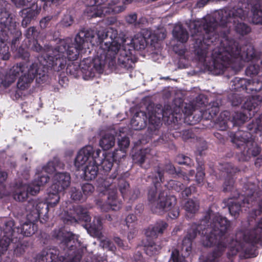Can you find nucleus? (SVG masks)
Instances as JSON below:
<instances>
[{"mask_svg": "<svg viewBox=\"0 0 262 262\" xmlns=\"http://www.w3.org/2000/svg\"><path fill=\"white\" fill-rule=\"evenodd\" d=\"M103 33L104 41L101 43L97 56L93 61L90 58H86L80 63V68L85 79L93 77L96 72H101L106 62L114 64L116 58L119 65L127 69L132 68L135 61L133 49H144L147 39L151 36L148 30H143L132 38L118 37L116 31L112 29Z\"/></svg>", "mask_w": 262, "mask_h": 262, "instance_id": "obj_1", "label": "nucleus"}, {"mask_svg": "<svg viewBox=\"0 0 262 262\" xmlns=\"http://www.w3.org/2000/svg\"><path fill=\"white\" fill-rule=\"evenodd\" d=\"M104 33L98 31L97 36L91 30H81L76 36L74 43L70 45L71 39H67L60 42L59 45L53 51L52 55H49L48 60L51 62L49 64L57 66L62 69L68 61L76 60L79 55L86 52L91 46L100 43V46L104 40Z\"/></svg>", "mask_w": 262, "mask_h": 262, "instance_id": "obj_2", "label": "nucleus"}, {"mask_svg": "<svg viewBox=\"0 0 262 262\" xmlns=\"http://www.w3.org/2000/svg\"><path fill=\"white\" fill-rule=\"evenodd\" d=\"M56 169L53 163L50 162L47 166L40 170H37L35 179L29 186L23 184L21 183L16 184L13 192V198L15 200L24 201L28 197L29 193L32 195H35L39 192L40 187L43 186L49 180L48 173L53 172Z\"/></svg>", "mask_w": 262, "mask_h": 262, "instance_id": "obj_3", "label": "nucleus"}, {"mask_svg": "<svg viewBox=\"0 0 262 262\" xmlns=\"http://www.w3.org/2000/svg\"><path fill=\"white\" fill-rule=\"evenodd\" d=\"M101 150H95L93 147L86 146L79 150L75 160V166L81 169L88 180L94 179L98 172V165L100 163L99 156Z\"/></svg>", "mask_w": 262, "mask_h": 262, "instance_id": "obj_4", "label": "nucleus"}, {"mask_svg": "<svg viewBox=\"0 0 262 262\" xmlns=\"http://www.w3.org/2000/svg\"><path fill=\"white\" fill-rule=\"evenodd\" d=\"M238 56L244 59V55H241L235 44L232 47L214 49L212 54L214 69L218 70L217 73H221L226 66V61L229 60L230 57L237 58Z\"/></svg>", "mask_w": 262, "mask_h": 262, "instance_id": "obj_5", "label": "nucleus"}, {"mask_svg": "<svg viewBox=\"0 0 262 262\" xmlns=\"http://www.w3.org/2000/svg\"><path fill=\"white\" fill-rule=\"evenodd\" d=\"M90 5L88 6L86 11L88 16L91 17H101L102 15L107 13H110L111 12L114 13H119L125 9V7L118 4V1H111L108 7L106 8L104 6L97 5L95 0H91Z\"/></svg>", "mask_w": 262, "mask_h": 262, "instance_id": "obj_6", "label": "nucleus"}, {"mask_svg": "<svg viewBox=\"0 0 262 262\" xmlns=\"http://www.w3.org/2000/svg\"><path fill=\"white\" fill-rule=\"evenodd\" d=\"M148 199L150 202L156 205V208L153 209L154 211L159 213L169 210L171 207L174 205L176 203V199L174 196L172 195L165 196L164 192L159 194L158 198H157L155 188L149 190Z\"/></svg>", "mask_w": 262, "mask_h": 262, "instance_id": "obj_7", "label": "nucleus"}, {"mask_svg": "<svg viewBox=\"0 0 262 262\" xmlns=\"http://www.w3.org/2000/svg\"><path fill=\"white\" fill-rule=\"evenodd\" d=\"M213 230L214 233H211L210 235H207L204 237L203 244L205 246H211L217 239V237H220L229 226V222L226 218L219 216L216 222L213 223Z\"/></svg>", "mask_w": 262, "mask_h": 262, "instance_id": "obj_8", "label": "nucleus"}, {"mask_svg": "<svg viewBox=\"0 0 262 262\" xmlns=\"http://www.w3.org/2000/svg\"><path fill=\"white\" fill-rule=\"evenodd\" d=\"M17 6H25L31 5V8H28L21 11V15L23 17L22 25L27 26L31 19L37 14L38 11L35 9L38 8L37 5L33 2V0H12Z\"/></svg>", "mask_w": 262, "mask_h": 262, "instance_id": "obj_9", "label": "nucleus"}, {"mask_svg": "<svg viewBox=\"0 0 262 262\" xmlns=\"http://www.w3.org/2000/svg\"><path fill=\"white\" fill-rule=\"evenodd\" d=\"M227 14L230 15L227 11H221L220 13L222 16L221 21L223 25L226 24L227 27L229 28L233 27L237 32L243 35L247 34L250 31V29L244 23H239L238 20H237V23L236 24L235 21L236 18H233L230 16L228 19L227 18Z\"/></svg>", "mask_w": 262, "mask_h": 262, "instance_id": "obj_10", "label": "nucleus"}, {"mask_svg": "<svg viewBox=\"0 0 262 262\" xmlns=\"http://www.w3.org/2000/svg\"><path fill=\"white\" fill-rule=\"evenodd\" d=\"M203 24V26L202 28L206 32V37L203 40V42L204 43H207L208 45H209V41L207 42L206 39L211 40L210 42H212L213 40L212 38L211 37V35H214V33L213 31H214L215 27L216 26V23L215 22H212L210 20L209 23L207 22L206 20H202L201 23H200L199 21H196L193 22L192 24V26H193V28L195 30H196L198 32L202 31L201 28L202 27L200 26L201 24Z\"/></svg>", "mask_w": 262, "mask_h": 262, "instance_id": "obj_11", "label": "nucleus"}, {"mask_svg": "<svg viewBox=\"0 0 262 262\" xmlns=\"http://www.w3.org/2000/svg\"><path fill=\"white\" fill-rule=\"evenodd\" d=\"M70 183V177L67 173H57L53 178L52 189H58V191H63L69 187Z\"/></svg>", "mask_w": 262, "mask_h": 262, "instance_id": "obj_12", "label": "nucleus"}, {"mask_svg": "<svg viewBox=\"0 0 262 262\" xmlns=\"http://www.w3.org/2000/svg\"><path fill=\"white\" fill-rule=\"evenodd\" d=\"M243 240L253 243H258L262 240V219L252 231L244 235Z\"/></svg>", "mask_w": 262, "mask_h": 262, "instance_id": "obj_13", "label": "nucleus"}, {"mask_svg": "<svg viewBox=\"0 0 262 262\" xmlns=\"http://www.w3.org/2000/svg\"><path fill=\"white\" fill-rule=\"evenodd\" d=\"M61 191H58V189H52V186L50 187L48 193V196L46 198V203L47 204V208L53 207L58 203L60 197L58 194Z\"/></svg>", "mask_w": 262, "mask_h": 262, "instance_id": "obj_14", "label": "nucleus"}, {"mask_svg": "<svg viewBox=\"0 0 262 262\" xmlns=\"http://www.w3.org/2000/svg\"><path fill=\"white\" fill-rule=\"evenodd\" d=\"M145 114L144 112H140L135 115L131 120V126L133 129L135 130H140L146 126V120L143 118Z\"/></svg>", "mask_w": 262, "mask_h": 262, "instance_id": "obj_15", "label": "nucleus"}, {"mask_svg": "<svg viewBox=\"0 0 262 262\" xmlns=\"http://www.w3.org/2000/svg\"><path fill=\"white\" fill-rule=\"evenodd\" d=\"M115 144V138L111 134H106L101 138L99 144L103 150H108Z\"/></svg>", "mask_w": 262, "mask_h": 262, "instance_id": "obj_16", "label": "nucleus"}, {"mask_svg": "<svg viewBox=\"0 0 262 262\" xmlns=\"http://www.w3.org/2000/svg\"><path fill=\"white\" fill-rule=\"evenodd\" d=\"M37 229L36 226L32 222L25 223L18 228V231L26 236H29L33 234Z\"/></svg>", "mask_w": 262, "mask_h": 262, "instance_id": "obj_17", "label": "nucleus"}, {"mask_svg": "<svg viewBox=\"0 0 262 262\" xmlns=\"http://www.w3.org/2000/svg\"><path fill=\"white\" fill-rule=\"evenodd\" d=\"M180 29V26H177L175 27L173 32V38L170 42V45L172 47L173 50L178 54H179L180 49H179V45L180 44V34L178 31Z\"/></svg>", "mask_w": 262, "mask_h": 262, "instance_id": "obj_18", "label": "nucleus"}, {"mask_svg": "<svg viewBox=\"0 0 262 262\" xmlns=\"http://www.w3.org/2000/svg\"><path fill=\"white\" fill-rule=\"evenodd\" d=\"M252 8L251 14L252 15L253 21L255 24L262 23V9L260 8V6L258 4H256L254 6L250 5Z\"/></svg>", "mask_w": 262, "mask_h": 262, "instance_id": "obj_19", "label": "nucleus"}, {"mask_svg": "<svg viewBox=\"0 0 262 262\" xmlns=\"http://www.w3.org/2000/svg\"><path fill=\"white\" fill-rule=\"evenodd\" d=\"M75 211L77 214V217L74 216L76 220H77L76 217H77V219L84 221L86 223L90 222L91 218L85 209H83L81 206H78L75 209Z\"/></svg>", "mask_w": 262, "mask_h": 262, "instance_id": "obj_20", "label": "nucleus"}, {"mask_svg": "<svg viewBox=\"0 0 262 262\" xmlns=\"http://www.w3.org/2000/svg\"><path fill=\"white\" fill-rule=\"evenodd\" d=\"M100 160V163L98 166L101 164L102 167L105 171H110L113 166V157L111 155H107L103 161L99 157Z\"/></svg>", "mask_w": 262, "mask_h": 262, "instance_id": "obj_21", "label": "nucleus"}, {"mask_svg": "<svg viewBox=\"0 0 262 262\" xmlns=\"http://www.w3.org/2000/svg\"><path fill=\"white\" fill-rule=\"evenodd\" d=\"M108 205L111 209L114 210H118L121 207V203L119 201L115 192L108 196Z\"/></svg>", "mask_w": 262, "mask_h": 262, "instance_id": "obj_22", "label": "nucleus"}, {"mask_svg": "<svg viewBox=\"0 0 262 262\" xmlns=\"http://www.w3.org/2000/svg\"><path fill=\"white\" fill-rule=\"evenodd\" d=\"M108 205L111 209L114 210H118L121 207V203L119 201L115 192L108 196Z\"/></svg>", "mask_w": 262, "mask_h": 262, "instance_id": "obj_23", "label": "nucleus"}, {"mask_svg": "<svg viewBox=\"0 0 262 262\" xmlns=\"http://www.w3.org/2000/svg\"><path fill=\"white\" fill-rule=\"evenodd\" d=\"M238 7H239V8L237 9V10H233L232 11V17L230 16V12L231 11L229 10H222L223 11H227L228 13L230 14L229 15L227 14V18L229 19V17H232L233 18H236V17H239L241 19L243 18H245L247 16H248L249 14L246 10L244 11L242 8L241 7H240V5H238Z\"/></svg>", "mask_w": 262, "mask_h": 262, "instance_id": "obj_24", "label": "nucleus"}, {"mask_svg": "<svg viewBox=\"0 0 262 262\" xmlns=\"http://www.w3.org/2000/svg\"><path fill=\"white\" fill-rule=\"evenodd\" d=\"M238 7H239V8L237 9V10H233L232 11V17L230 16V12L231 11L229 10H222L223 11H227L228 13L230 14L229 15L227 14V18L229 19V17H232L233 18H236V17H239L241 19L243 18H245L247 16H248L249 14L246 10L244 11L242 8L241 7H240V5H238Z\"/></svg>", "mask_w": 262, "mask_h": 262, "instance_id": "obj_25", "label": "nucleus"}, {"mask_svg": "<svg viewBox=\"0 0 262 262\" xmlns=\"http://www.w3.org/2000/svg\"><path fill=\"white\" fill-rule=\"evenodd\" d=\"M100 228L101 221L99 218H97L94 221L93 225L90 226L89 229H88V231L92 236H96L98 235Z\"/></svg>", "mask_w": 262, "mask_h": 262, "instance_id": "obj_26", "label": "nucleus"}, {"mask_svg": "<svg viewBox=\"0 0 262 262\" xmlns=\"http://www.w3.org/2000/svg\"><path fill=\"white\" fill-rule=\"evenodd\" d=\"M186 210L191 213H195L199 209V203L197 200H190L185 205Z\"/></svg>", "mask_w": 262, "mask_h": 262, "instance_id": "obj_27", "label": "nucleus"}, {"mask_svg": "<svg viewBox=\"0 0 262 262\" xmlns=\"http://www.w3.org/2000/svg\"><path fill=\"white\" fill-rule=\"evenodd\" d=\"M9 57L8 47L3 41L0 40V57L6 60L9 58Z\"/></svg>", "mask_w": 262, "mask_h": 262, "instance_id": "obj_28", "label": "nucleus"}, {"mask_svg": "<svg viewBox=\"0 0 262 262\" xmlns=\"http://www.w3.org/2000/svg\"><path fill=\"white\" fill-rule=\"evenodd\" d=\"M161 247L155 243H150L145 246V252L150 256L156 254Z\"/></svg>", "mask_w": 262, "mask_h": 262, "instance_id": "obj_29", "label": "nucleus"}, {"mask_svg": "<svg viewBox=\"0 0 262 262\" xmlns=\"http://www.w3.org/2000/svg\"><path fill=\"white\" fill-rule=\"evenodd\" d=\"M167 225L166 223L161 221L157 224L152 228V232L155 235L161 234L167 228Z\"/></svg>", "mask_w": 262, "mask_h": 262, "instance_id": "obj_30", "label": "nucleus"}, {"mask_svg": "<svg viewBox=\"0 0 262 262\" xmlns=\"http://www.w3.org/2000/svg\"><path fill=\"white\" fill-rule=\"evenodd\" d=\"M257 99V97H253L245 103L244 107L248 110L252 111L253 108H255L260 103Z\"/></svg>", "mask_w": 262, "mask_h": 262, "instance_id": "obj_31", "label": "nucleus"}, {"mask_svg": "<svg viewBox=\"0 0 262 262\" xmlns=\"http://www.w3.org/2000/svg\"><path fill=\"white\" fill-rule=\"evenodd\" d=\"M240 209L241 206L238 204L236 201L231 202L229 206V212L230 214L234 216H236V215L238 214Z\"/></svg>", "mask_w": 262, "mask_h": 262, "instance_id": "obj_32", "label": "nucleus"}, {"mask_svg": "<svg viewBox=\"0 0 262 262\" xmlns=\"http://www.w3.org/2000/svg\"><path fill=\"white\" fill-rule=\"evenodd\" d=\"M118 145L120 148V150L122 151L123 153L125 152V150L128 147L129 145V140L127 137H123L121 139H119Z\"/></svg>", "mask_w": 262, "mask_h": 262, "instance_id": "obj_33", "label": "nucleus"}, {"mask_svg": "<svg viewBox=\"0 0 262 262\" xmlns=\"http://www.w3.org/2000/svg\"><path fill=\"white\" fill-rule=\"evenodd\" d=\"M47 204L46 203V202H41L36 205V209L37 211V213L36 214V215L35 216V219H37L38 218H39L40 214L43 213V209L45 208L46 213L48 212L49 208H47Z\"/></svg>", "mask_w": 262, "mask_h": 262, "instance_id": "obj_34", "label": "nucleus"}, {"mask_svg": "<svg viewBox=\"0 0 262 262\" xmlns=\"http://www.w3.org/2000/svg\"><path fill=\"white\" fill-rule=\"evenodd\" d=\"M241 248V246L239 243L237 241H233L231 243H230L229 246V249L230 252L229 253V255H233L237 253L239 248Z\"/></svg>", "mask_w": 262, "mask_h": 262, "instance_id": "obj_35", "label": "nucleus"}, {"mask_svg": "<svg viewBox=\"0 0 262 262\" xmlns=\"http://www.w3.org/2000/svg\"><path fill=\"white\" fill-rule=\"evenodd\" d=\"M10 242V239L8 237H4L0 240V254L6 251Z\"/></svg>", "mask_w": 262, "mask_h": 262, "instance_id": "obj_36", "label": "nucleus"}, {"mask_svg": "<svg viewBox=\"0 0 262 262\" xmlns=\"http://www.w3.org/2000/svg\"><path fill=\"white\" fill-rule=\"evenodd\" d=\"M10 242V239L8 237H4L0 240V254L6 251Z\"/></svg>", "mask_w": 262, "mask_h": 262, "instance_id": "obj_37", "label": "nucleus"}, {"mask_svg": "<svg viewBox=\"0 0 262 262\" xmlns=\"http://www.w3.org/2000/svg\"><path fill=\"white\" fill-rule=\"evenodd\" d=\"M54 260V257H52L50 254L47 253L38 255L37 257L36 262H52Z\"/></svg>", "mask_w": 262, "mask_h": 262, "instance_id": "obj_38", "label": "nucleus"}, {"mask_svg": "<svg viewBox=\"0 0 262 262\" xmlns=\"http://www.w3.org/2000/svg\"><path fill=\"white\" fill-rule=\"evenodd\" d=\"M82 189L85 195H90L93 192L94 188L92 185L86 183L82 186Z\"/></svg>", "mask_w": 262, "mask_h": 262, "instance_id": "obj_39", "label": "nucleus"}, {"mask_svg": "<svg viewBox=\"0 0 262 262\" xmlns=\"http://www.w3.org/2000/svg\"><path fill=\"white\" fill-rule=\"evenodd\" d=\"M71 198L75 201H84L85 198H84L81 194V192L78 191L76 189H73L71 193Z\"/></svg>", "mask_w": 262, "mask_h": 262, "instance_id": "obj_40", "label": "nucleus"}, {"mask_svg": "<svg viewBox=\"0 0 262 262\" xmlns=\"http://www.w3.org/2000/svg\"><path fill=\"white\" fill-rule=\"evenodd\" d=\"M129 187V184L127 182L122 181L119 185L120 191L122 194H125L126 192V190Z\"/></svg>", "mask_w": 262, "mask_h": 262, "instance_id": "obj_41", "label": "nucleus"}, {"mask_svg": "<svg viewBox=\"0 0 262 262\" xmlns=\"http://www.w3.org/2000/svg\"><path fill=\"white\" fill-rule=\"evenodd\" d=\"M72 21L73 20L71 16L67 15L63 18L62 20V24L65 27H68L72 24Z\"/></svg>", "mask_w": 262, "mask_h": 262, "instance_id": "obj_42", "label": "nucleus"}, {"mask_svg": "<svg viewBox=\"0 0 262 262\" xmlns=\"http://www.w3.org/2000/svg\"><path fill=\"white\" fill-rule=\"evenodd\" d=\"M204 176V173L203 171L202 168H200L198 169V172L196 174V180L199 183H200L202 181L203 178Z\"/></svg>", "mask_w": 262, "mask_h": 262, "instance_id": "obj_43", "label": "nucleus"}, {"mask_svg": "<svg viewBox=\"0 0 262 262\" xmlns=\"http://www.w3.org/2000/svg\"><path fill=\"white\" fill-rule=\"evenodd\" d=\"M171 258L173 262H180L179 253L178 250H174L172 252Z\"/></svg>", "mask_w": 262, "mask_h": 262, "instance_id": "obj_44", "label": "nucleus"}, {"mask_svg": "<svg viewBox=\"0 0 262 262\" xmlns=\"http://www.w3.org/2000/svg\"><path fill=\"white\" fill-rule=\"evenodd\" d=\"M136 216L133 214L129 215L127 216L126 219V224L127 227L129 228V227H133V225H130V223H132V222L135 221Z\"/></svg>", "mask_w": 262, "mask_h": 262, "instance_id": "obj_45", "label": "nucleus"}, {"mask_svg": "<svg viewBox=\"0 0 262 262\" xmlns=\"http://www.w3.org/2000/svg\"><path fill=\"white\" fill-rule=\"evenodd\" d=\"M126 19L128 23L133 24L137 20V15L135 14L129 15L126 17Z\"/></svg>", "mask_w": 262, "mask_h": 262, "instance_id": "obj_46", "label": "nucleus"}, {"mask_svg": "<svg viewBox=\"0 0 262 262\" xmlns=\"http://www.w3.org/2000/svg\"><path fill=\"white\" fill-rule=\"evenodd\" d=\"M191 164V160L190 158L187 156H183L181 157V165H190Z\"/></svg>", "mask_w": 262, "mask_h": 262, "instance_id": "obj_47", "label": "nucleus"}, {"mask_svg": "<svg viewBox=\"0 0 262 262\" xmlns=\"http://www.w3.org/2000/svg\"><path fill=\"white\" fill-rule=\"evenodd\" d=\"M210 0H198L196 3L198 7L201 8L206 5Z\"/></svg>", "mask_w": 262, "mask_h": 262, "instance_id": "obj_48", "label": "nucleus"}, {"mask_svg": "<svg viewBox=\"0 0 262 262\" xmlns=\"http://www.w3.org/2000/svg\"><path fill=\"white\" fill-rule=\"evenodd\" d=\"M170 217L172 219H175L179 216V211L178 209H173L170 213Z\"/></svg>", "mask_w": 262, "mask_h": 262, "instance_id": "obj_49", "label": "nucleus"}, {"mask_svg": "<svg viewBox=\"0 0 262 262\" xmlns=\"http://www.w3.org/2000/svg\"><path fill=\"white\" fill-rule=\"evenodd\" d=\"M225 247V246L224 243L223 242L222 239H220V242L217 245V250L218 251H219L220 252H221L224 250Z\"/></svg>", "mask_w": 262, "mask_h": 262, "instance_id": "obj_50", "label": "nucleus"}, {"mask_svg": "<svg viewBox=\"0 0 262 262\" xmlns=\"http://www.w3.org/2000/svg\"><path fill=\"white\" fill-rule=\"evenodd\" d=\"M7 178V174L5 172L0 171V183L4 182Z\"/></svg>", "mask_w": 262, "mask_h": 262, "instance_id": "obj_51", "label": "nucleus"}, {"mask_svg": "<svg viewBox=\"0 0 262 262\" xmlns=\"http://www.w3.org/2000/svg\"><path fill=\"white\" fill-rule=\"evenodd\" d=\"M157 39L158 40H162L164 39L166 37V33L164 32L163 30H162L160 33H159L157 34Z\"/></svg>", "mask_w": 262, "mask_h": 262, "instance_id": "obj_52", "label": "nucleus"}, {"mask_svg": "<svg viewBox=\"0 0 262 262\" xmlns=\"http://www.w3.org/2000/svg\"><path fill=\"white\" fill-rule=\"evenodd\" d=\"M253 194L252 195H250V196H247V197L246 198H245L244 200V202L243 203L245 204V203H247V204H250V202H252L253 201Z\"/></svg>", "mask_w": 262, "mask_h": 262, "instance_id": "obj_53", "label": "nucleus"}, {"mask_svg": "<svg viewBox=\"0 0 262 262\" xmlns=\"http://www.w3.org/2000/svg\"><path fill=\"white\" fill-rule=\"evenodd\" d=\"M103 246L106 248H109L111 250H113L112 247L111 246V243L108 240H105L103 243Z\"/></svg>", "mask_w": 262, "mask_h": 262, "instance_id": "obj_54", "label": "nucleus"}, {"mask_svg": "<svg viewBox=\"0 0 262 262\" xmlns=\"http://www.w3.org/2000/svg\"><path fill=\"white\" fill-rule=\"evenodd\" d=\"M114 241L119 246L123 247V242L119 237H115L114 238Z\"/></svg>", "mask_w": 262, "mask_h": 262, "instance_id": "obj_55", "label": "nucleus"}, {"mask_svg": "<svg viewBox=\"0 0 262 262\" xmlns=\"http://www.w3.org/2000/svg\"><path fill=\"white\" fill-rule=\"evenodd\" d=\"M192 191L191 188L190 187L186 188L183 192V194H185L186 196H188L190 194H191Z\"/></svg>", "mask_w": 262, "mask_h": 262, "instance_id": "obj_56", "label": "nucleus"}, {"mask_svg": "<svg viewBox=\"0 0 262 262\" xmlns=\"http://www.w3.org/2000/svg\"><path fill=\"white\" fill-rule=\"evenodd\" d=\"M160 117L158 118H156L155 121L154 122L152 121V117L151 116L149 118V121L152 124H154V123L157 124V123H158L160 122Z\"/></svg>", "mask_w": 262, "mask_h": 262, "instance_id": "obj_57", "label": "nucleus"}, {"mask_svg": "<svg viewBox=\"0 0 262 262\" xmlns=\"http://www.w3.org/2000/svg\"><path fill=\"white\" fill-rule=\"evenodd\" d=\"M259 210L255 211V215H257V214H259L260 212L262 213V201L259 203Z\"/></svg>", "mask_w": 262, "mask_h": 262, "instance_id": "obj_58", "label": "nucleus"}, {"mask_svg": "<svg viewBox=\"0 0 262 262\" xmlns=\"http://www.w3.org/2000/svg\"><path fill=\"white\" fill-rule=\"evenodd\" d=\"M136 233V230L135 229H133V233L130 232L128 234V238L130 239L133 238V236L135 235Z\"/></svg>", "mask_w": 262, "mask_h": 262, "instance_id": "obj_59", "label": "nucleus"}, {"mask_svg": "<svg viewBox=\"0 0 262 262\" xmlns=\"http://www.w3.org/2000/svg\"><path fill=\"white\" fill-rule=\"evenodd\" d=\"M63 243H64L65 244H67L68 245L69 243L71 242V238L69 237V235L64 239V240L63 241Z\"/></svg>", "mask_w": 262, "mask_h": 262, "instance_id": "obj_60", "label": "nucleus"}, {"mask_svg": "<svg viewBox=\"0 0 262 262\" xmlns=\"http://www.w3.org/2000/svg\"><path fill=\"white\" fill-rule=\"evenodd\" d=\"M145 161V157L141 156L140 159L139 160V163L141 164Z\"/></svg>", "mask_w": 262, "mask_h": 262, "instance_id": "obj_61", "label": "nucleus"}, {"mask_svg": "<svg viewBox=\"0 0 262 262\" xmlns=\"http://www.w3.org/2000/svg\"><path fill=\"white\" fill-rule=\"evenodd\" d=\"M133 0H123V3L124 4H128L130 3Z\"/></svg>", "mask_w": 262, "mask_h": 262, "instance_id": "obj_62", "label": "nucleus"}, {"mask_svg": "<svg viewBox=\"0 0 262 262\" xmlns=\"http://www.w3.org/2000/svg\"><path fill=\"white\" fill-rule=\"evenodd\" d=\"M46 19L47 18H45L40 21V23L41 27L42 26L43 24L45 23Z\"/></svg>", "mask_w": 262, "mask_h": 262, "instance_id": "obj_63", "label": "nucleus"}, {"mask_svg": "<svg viewBox=\"0 0 262 262\" xmlns=\"http://www.w3.org/2000/svg\"><path fill=\"white\" fill-rule=\"evenodd\" d=\"M191 112H192V111L191 110H189V111H187V110H186V111H185V113L187 115H190V114H191Z\"/></svg>", "mask_w": 262, "mask_h": 262, "instance_id": "obj_64", "label": "nucleus"}]
</instances>
